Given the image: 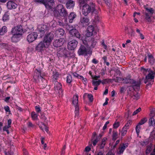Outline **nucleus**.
<instances>
[{
    "mask_svg": "<svg viewBox=\"0 0 155 155\" xmlns=\"http://www.w3.org/2000/svg\"><path fill=\"white\" fill-rule=\"evenodd\" d=\"M89 4H85L82 6V14L85 16H87L90 12L95 13L97 12L95 4L92 2H90Z\"/></svg>",
    "mask_w": 155,
    "mask_h": 155,
    "instance_id": "f257e3e1",
    "label": "nucleus"
},
{
    "mask_svg": "<svg viewBox=\"0 0 155 155\" xmlns=\"http://www.w3.org/2000/svg\"><path fill=\"white\" fill-rule=\"evenodd\" d=\"M54 15L57 17L61 16L65 17L68 16V13L63 5L61 4L58 5L54 8Z\"/></svg>",
    "mask_w": 155,
    "mask_h": 155,
    "instance_id": "f03ea898",
    "label": "nucleus"
},
{
    "mask_svg": "<svg viewBox=\"0 0 155 155\" xmlns=\"http://www.w3.org/2000/svg\"><path fill=\"white\" fill-rule=\"evenodd\" d=\"M141 70L143 71V73L145 74L147 72L149 74L145 77L144 80V83L146 84L148 81V80L149 79H154V75H155V70L153 69V70H151V69L147 68L145 69L142 68Z\"/></svg>",
    "mask_w": 155,
    "mask_h": 155,
    "instance_id": "7ed1b4c3",
    "label": "nucleus"
},
{
    "mask_svg": "<svg viewBox=\"0 0 155 155\" xmlns=\"http://www.w3.org/2000/svg\"><path fill=\"white\" fill-rule=\"evenodd\" d=\"M32 2L37 4H43L47 8H51L54 4V0H33Z\"/></svg>",
    "mask_w": 155,
    "mask_h": 155,
    "instance_id": "20e7f679",
    "label": "nucleus"
},
{
    "mask_svg": "<svg viewBox=\"0 0 155 155\" xmlns=\"http://www.w3.org/2000/svg\"><path fill=\"white\" fill-rule=\"evenodd\" d=\"M11 33L12 34L21 35L23 33L22 27L21 25L14 27L12 28Z\"/></svg>",
    "mask_w": 155,
    "mask_h": 155,
    "instance_id": "39448f33",
    "label": "nucleus"
},
{
    "mask_svg": "<svg viewBox=\"0 0 155 155\" xmlns=\"http://www.w3.org/2000/svg\"><path fill=\"white\" fill-rule=\"evenodd\" d=\"M54 38V35L52 33H47L45 35L43 41L49 46Z\"/></svg>",
    "mask_w": 155,
    "mask_h": 155,
    "instance_id": "423d86ee",
    "label": "nucleus"
},
{
    "mask_svg": "<svg viewBox=\"0 0 155 155\" xmlns=\"http://www.w3.org/2000/svg\"><path fill=\"white\" fill-rule=\"evenodd\" d=\"M35 73L36 75H37V78L41 84H43L44 80L46 82V81L45 79L43 77L45 75V73L41 72V70L36 69L35 70Z\"/></svg>",
    "mask_w": 155,
    "mask_h": 155,
    "instance_id": "0eeeda50",
    "label": "nucleus"
},
{
    "mask_svg": "<svg viewBox=\"0 0 155 155\" xmlns=\"http://www.w3.org/2000/svg\"><path fill=\"white\" fill-rule=\"evenodd\" d=\"M37 36L38 35L36 32H32L27 36V40L29 43L32 42L37 38Z\"/></svg>",
    "mask_w": 155,
    "mask_h": 155,
    "instance_id": "6e6552de",
    "label": "nucleus"
},
{
    "mask_svg": "<svg viewBox=\"0 0 155 155\" xmlns=\"http://www.w3.org/2000/svg\"><path fill=\"white\" fill-rule=\"evenodd\" d=\"M78 43V41L75 40L70 41L68 44V49L71 50H74L76 48Z\"/></svg>",
    "mask_w": 155,
    "mask_h": 155,
    "instance_id": "1a4fd4ad",
    "label": "nucleus"
},
{
    "mask_svg": "<svg viewBox=\"0 0 155 155\" xmlns=\"http://www.w3.org/2000/svg\"><path fill=\"white\" fill-rule=\"evenodd\" d=\"M49 45L43 41L40 42L36 46V50L40 51L43 50L44 48H48Z\"/></svg>",
    "mask_w": 155,
    "mask_h": 155,
    "instance_id": "9d476101",
    "label": "nucleus"
},
{
    "mask_svg": "<svg viewBox=\"0 0 155 155\" xmlns=\"http://www.w3.org/2000/svg\"><path fill=\"white\" fill-rule=\"evenodd\" d=\"M62 85L58 82L56 81L54 83V88L56 91H58L60 95L62 96L63 95V91L61 89Z\"/></svg>",
    "mask_w": 155,
    "mask_h": 155,
    "instance_id": "9b49d317",
    "label": "nucleus"
},
{
    "mask_svg": "<svg viewBox=\"0 0 155 155\" xmlns=\"http://www.w3.org/2000/svg\"><path fill=\"white\" fill-rule=\"evenodd\" d=\"M64 43V39L63 38H60L55 40L53 42V45L54 47H58L61 46Z\"/></svg>",
    "mask_w": 155,
    "mask_h": 155,
    "instance_id": "f8f14e48",
    "label": "nucleus"
},
{
    "mask_svg": "<svg viewBox=\"0 0 155 155\" xmlns=\"http://www.w3.org/2000/svg\"><path fill=\"white\" fill-rule=\"evenodd\" d=\"M80 25L83 27L87 26L89 24V20L87 17H82L81 18Z\"/></svg>",
    "mask_w": 155,
    "mask_h": 155,
    "instance_id": "ddd939ff",
    "label": "nucleus"
},
{
    "mask_svg": "<svg viewBox=\"0 0 155 155\" xmlns=\"http://www.w3.org/2000/svg\"><path fill=\"white\" fill-rule=\"evenodd\" d=\"M69 33L72 37H75L78 38H80V35L79 32L75 28L71 29L69 31Z\"/></svg>",
    "mask_w": 155,
    "mask_h": 155,
    "instance_id": "4468645a",
    "label": "nucleus"
},
{
    "mask_svg": "<svg viewBox=\"0 0 155 155\" xmlns=\"http://www.w3.org/2000/svg\"><path fill=\"white\" fill-rule=\"evenodd\" d=\"M94 30V28L93 26L90 25L88 26L87 30L86 35L87 37H89L93 35V32Z\"/></svg>",
    "mask_w": 155,
    "mask_h": 155,
    "instance_id": "2eb2a0df",
    "label": "nucleus"
},
{
    "mask_svg": "<svg viewBox=\"0 0 155 155\" xmlns=\"http://www.w3.org/2000/svg\"><path fill=\"white\" fill-rule=\"evenodd\" d=\"M130 84L132 85V87L134 90L139 89L140 87V81H136L132 79Z\"/></svg>",
    "mask_w": 155,
    "mask_h": 155,
    "instance_id": "dca6fc26",
    "label": "nucleus"
},
{
    "mask_svg": "<svg viewBox=\"0 0 155 155\" xmlns=\"http://www.w3.org/2000/svg\"><path fill=\"white\" fill-rule=\"evenodd\" d=\"M87 49L83 45H81L78 51L79 55H86L87 54Z\"/></svg>",
    "mask_w": 155,
    "mask_h": 155,
    "instance_id": "f3484780",
    "label": "nucleus"
},
{
    "mask_svg": "<svg viewBox=\"0 0 155 155\" xmlns=\"http://www.w3.org/2000/svg\"><path fill=\"white\" fill-rule=\"evenodd\" d=\"M17 6V5L15 3L12 1H8L7 3L8 8L10 10L16 8Z\"/></svg>",
    "mask_w": 155,
    "mask_h": 155,
    "instance_id": "a211bd4d",
    "label": "nucleus"
},
{
    "mask_svg": "<svg viewBox=\"0 0 155 155\" xmlns=\"http://www.w3.org/2000/svg\"><path fill=\"white\" fill-rule=\"evenodd\" d=\"M128 145V144L127 143H123L122 145H121L118 149V150L117 151V153L118 154H121L123 153L124 150L126 147H127Z\"/></svg>",
    "mask_w": 155,
    "mask_h": 155,
    "instance_id": "6ab92c4d",
    "label": "nucleus"
},
{
    "mask_svg": "<svg viewBox=\"0 0 155 155\" xmlns=\"http://www.w3.org/2000/svg\"><path fill=\"white\" fill-rule=\"evenodd\" d=\"M12 36L11 37V39L12 41L14 42H18L19 39L20 38L21 36V35L12 34Z\"/></svg>",
    "mask_w": 155,
    "mask_h": 155,
    "instance_id": "aec40b11",
    "label": "nucleus"
},
{
    "mask_svg": "<svg viewBox=\"0 0 155 155\" xmlns=\"http://www.w3.org/2000/svg\"><path fill=\"white\" fill-rule=\"evenodd\" d=\"M89 42L91 48H94L97 43V40L93 38H91L89 39Z\"/></svg>",
    "mask_w": 155,
    "mask_h": 155,
    "instance_id": "412c9836",
    "label": "nucleus"
},
{
    "mask_svg": "<svg viewBox=\"0 0 155 155\" xmlns=\"http://www.w3.org/2000/svg\"><path fill=\"white\" fill-rule=\"evenodd\" d=\"M130 78V75H128L127 77L123 78L122 81V83L124 84H131V80L132 79H131Z\"/></svg>",
    "mask_w": 155,
    "mask_h": 155,
    "instance_id": "4be33fe9",
    "label": "nucleus"
},
{
    "mask_svg": "<svg viewBox=\"0 0 155 155\" xmlns=\"http://www.w3.org/2000/svg\"><path fill=\"white\" fill-rule=\"evenodd\" d=\"M74 5L75 3L74 1L72 0H68L67 2L66 5L67 8L70 9L73 8Z\"/></svg>",
    "mask_w": 155,
    "mask_h": 155,
    "instance_id": "5701e85b",
    "label": "nucleus"
},
{
    "mask_svg": "<svg viewBox=\"0 0 155 155\" xmlns=\"http://www.w3.org/2000/svg\"><path fill=\"white\" fill-rule=\"evenodd\" d=\"M147 56L149 63L151 64H153L155 62V59L153 56L151 54L148 53Z\"/></svg>",
    "mask_w": 155,
    "mask_h": 155,
    "instance_id": "b1692460",
    "label": "nucleus"
},
{
    "mask_svg": "<svg viewBox=\"0 0 155 155\" xmlns=\"http://www.w3.org/2000/svg\"><path fill=\"white\" fill-rule=\"evenodd\" d=\"M72 103L74 105L75 107V106H79L78 103V96L77 94H75L73 98Z\"/></svg>",
    "mask_w": 155,
    "mask_h": 155,
    "instance_id": "393cba45",
    "label": "nucleus"
},
{
    "mask_svg": "<svg viewBox=\"0 0 155 155\" xmlns=\"http://www.w3.org/2000/svg\"><path fill=\"white\" fill-rule=\"evenodd\" d=\"M76 15L74 12L71 13L69 16L68 19H69V22L70 23H72L73 19L76 18Z\"/></svg>",
    "mask_w": 155,
    "mask_h": 155,
    "instance_id": "a878e982",
    "label": "nucleus"
},
{
    "mask_svg": "<svg viewBox=\"0 0 155 155\" xmlns=\"http://www.w3.org/2000/svg\"><path fill=\"white\" fill-rule=\"evenodd\" d=\"M79 106H75V110L74 111L75 118L78 119L79 117Z\"/></svg>",
    "mask_w": 155,
    "mask_h": 155,
    "instance_id": "bb28decb",
    "label": "nucleus"
},
{
    "mask_svg": "<svg viewBox=\"0 0 155 155\" xmlns=\"http://www.w3.org/2000/svg\"><path fill=\"white\" fill-rule=\"evenodd\" d=\"M41 29L40 31L42 34V35H43L45 34V31L47 30L48 28L45 25H43L41 26Z\"/></svg>",
    "mask_w": 155,
    "mask_h": 155,
    "instance_id": "cd10ccee",
    "label": "nucleus"
},
{
    "mask_svg": "<svg viewBox=\"0 0 155 155\" xmlns=\"http://www.w3.org/2000/svg\"><path fill=\"white\" fill-rule=\"evenodd\" d=\"M56 33L58 35H63L64 33V29L61 28L58 29L56 31Z\"/></svg>",
    "mask_w": 155,
    "mask_h": 155,
    "instance_id": "c85d7f7f",
    "label": "nucleus"
},
{
    "mask_svg": "<svg viewBox=\"0 0 155 155\" xmlns=\"http://www.w3.org/2000/svg\"><path fill=\"white\" fill-rule=\"evenodd\" d=\"M86 96L87 97L90 101L92 102L93 101V97L92 94H89L87 93H85L84 95V98Z\"/></svg>",
    "mask_w": 155,
    "mask_h": 155,
    "instance_id": "c756f323",
    "label": "nucleus"
},
{
    "mask_svg": "<svg viewBox=\"0 0 155 155\" xmlns=\"http://www.w3.org/2000/svg\"><path fill=\"white\" fill-rule=\"evenodd\" d=\"M7 28L6 26H3L0 29V35H3L7 31Z\"/></svg>",
    "mask_w": 155,
    "mask_h": 155,
    "instance_id": "7c9ffc66",
    "label": "nucleus"
},
{
    "mask_svg": "<svg viewBox=\"0 0 155 155\" xmlns=\"http://www.w3.org/2000/svg\"><path fill=\"white\" fill-rule=\"evenodd\" d=\"M111 82H112V79H106L102 81L101 80V83L103 84Z\"/></svg>",
    "mask_w": 155,
    "mask_h": 155,
    "instance_id": "2f4dec72",
    "label": "nucleus"
},
{
    "mask_svg": "<svg viewBox=\"0 0 155 155\" xmlns=\"http://www.w3.org/2000/svg\"><path fill=\"white\" fill-rule=\"evenodd\" d=\"M101 83V80H98V81H96L93 80L92 81V84L94 86H98Z\"/></svg>",
    "mask_w": 155,
    "mask_h": 155,
    "instance_id": "473e14b6",
    "label": "nucleus"
},
{
    "mask_svg": "<svg viewBox=\"0 0 155 155\" xmlns=\"http://www.w3.org/2000/svg\"><path fill=\"white\" fill-rule=\"evenodd\" d=\"M135 32L134 31L132 28L129 29L128 31V34L131 37H133L134 36Z\"/></svg>",
    "mask_w": 155,
    "mask_h": 155,
    "instance_id": "72a5a7b5",
    "label": "nucleus"
},
{
    "mask_svg": "<svg viewBox=\"0 0 155 155\" xmlns=\"http://www.w3.org/2000/svg\"><path fill=\"white\" fill-rule=\"evenodd\" d=\"M31 117L33 120H36L38 119V115L35 112H32L31 113Z\"/></svg>",
    "mask_w": 155,
    "mask_h": 155,
    "instance_id": "f704fd0d",
    "label": "nucleus"
},
{
    "mask_svg": "<svg viewBox=\"0 0 155 155\" xmlns=\"http://www.w3.org/2000/svg\"><path fill=\"white\" fill-rule=\"evenodd\" d=\"M10 150V148H8V150H5L4 151V153L5 155H13V151Z\"/></svg>",
    "mask_w": 155,
    "mask_h": 155,
    "instance_id": "c9c22d12",
    "label": "nucleus"
},
{
    "mask_svg": "<svg viewBox=\"0 0 155 155\" xmlns=\"http://www.w3.org/2000/svg\"><path fill=\"white\" fill-rule=\"evenodd\" d=\"M154 119L153 117H151L149 120V126H153V124H155Z\"/></svg>",
    "mask_w": 155,
    "mask_h": 155,
    "instance_id": "e433bc0d",
    "label": "nucleus"
},
{
    "mask_svg": "<svg viewBox=\"0 0 155 155\" xmlns=\"http://www.w3.org/2000/svg\"><path fill=\"white\" fill-rule=\"evenodd\" d=\"M107 138H106L105 137L103 139H102V143L100 146V147L101 149H103L104 147L105 144V142Z\"/></svg>",
    "mask_w": 155,
    "mask_h": 155,
    "instance_id": "4c0bfd02",
    "label": "nucleus"
},
{
    "mask_svg": "<svg viewBox=\"0 0 155 155\" xmlns=\"http://www.w3.org/2000/svg\"><path fill=\"white\" fill-rule=\"evenodd\" d=\"M140 124L139 123L137 125L136 127V130L137 135L138 136L139 135L140 132V129L141 128Z\"/></svg>",
    "mask_w": 155,
    "mask_h": 155,
    "instance_id": "58836bf2",
    "label": "nucleus"
},
{
    "mask_svg": "<svg viewBox=\"0 0 155 155\" xmlns=\"http://www.w3.org/2000/svg\"><path fill=\"white\" fill-rule=\"evenodd\" d=\"M145 18L148 22H150L151 21V17L148 13H146L145 14Z\"/></svg>",
    "mask_w": 155,
    "mask_h": 155,
    "instance_id": "ea45409f",
    "label": "nucleus"
},
{
    "mask_svg": "<svg viewBox=\"0 0 155 155\" xmlns=\"http://www.w3.org/2000/svg\"><path fill=\"white\" fill-rule=\"evenodd\" d=\"M147 120V118L146 117H144L142 118L139 122V124H140L142 125L144 124L146 122Z\"/></svg>",
    "mask_w": 155,
    "mask_h": 155,
    "instance_id": "a19ab883",
    "label": "nucleus"
},
{
    "mask_svg": "<svg viewBox=\"0 0 155 155\" xmlns=\"http://www.w3.org/2000/svg\"><path fill=\"white\" fill-rule=\"evenodd\" d=\"M72 76L70 74H68L67 77L66 81L67 83H70L72 81Z\"/></svg>",
    "mask_w": 155,
    "mask_h": 155,
    "instance_id": "79ce46f5",
    "label": "nucleus"
},
{
    "mask_svg": "<svg viewBox=\"0 0 155 155\" xmlns=\"http://www.w3.org/2000/svg\"><path fill=\"white\" fill-rule=\"evenodd\" d=\"M117 137V131H113L112 136V139L114 140H115Z\"/></svg>",
    "mask_w": 155,
    "mask_h": 155,
    "instance_id": "37998d69",
    "label": "nucleus"
},
{
    "mask_svg": "<svg viewBox=\"0 0 155 155\" xmlns=\"http://www.w3.org/2000/svg\"><path fill=\"white\" fill-rule=\"evenodd\" d=\"M9 16L7 13L4 14L3 16V20L4 21H5L9 19Z\"/></svg>",
    "mask_w": 155,
    "mask_h": 155,
    "instance_id": "c03bdc74",
    "label": "nucleus"
},
{
    "mask_svg": "<svg viewBox=\"0 0 155 155\" xmlns=\"http://www.w3.org/2000/svg\"><path fill=\"white\" fill-rule=\"evenodd\" d=\"M132 97L133 99L136 100H138L139 98V95L138 93H137L136 94L133 95L132 96Z\"/></svg>",
    "mask_w": 155,
    "mask_h": 155,
    "instance_id": "a18cd8bd",
    "label": "nucleus"
},
{
    "mask_svg": "<svg viewBox=\"0 0 155 155\" xmlns=\"http://www.w3.org/2000/svg\"><path fill=\"white\" fill-rule=\"evenodd\" d=\"M130 125L131 122L128 121L123 128H124V129H126L127 130L129 128V127Z\"/></svg>",
    "mask_w": 155,
    "mask_h": 155,
    "instance_id": "49530a36",
    "label": "nucleus"
},
{
    "mask_svg": "<svg viewBox=\"0 0 155 155\" xmlns=\"http://www.w3.org/2000/svg\"><path fill=\"white\" fill-rule=\"evenodd\" d=\"M120 125V123L118 122H115L113 125V127L115 129L118 128Z\"/></svg>",
    "mask_w": 155,
    "mask_h": 155,
    "instance_id": "de8ad7c7",
    "label": "nucleus"
},
{
    "mask_svg": "<svg viewBox=\"0 0 155 155\" xmlns=\"http://www.w3.org/2000/svg\"><path fill=\"white\" fill-rule=\"evenodd\" d=\"M127 129H124V128H123L121 135L123 136H124L127 134Z\"/></svg>",
    "mask_w": 155,
    "mask_h": 155,
    "instance_id": "09e8293b",
    "label": "nucleus"
},
{
    "mask_svg": "<svg viewBox=\"0 0 155 155\" xmlns=\"http://www.w3.org/2000/svg\"><path fill=\"white\" fill-rule=\"evenodd\" d=\"M101 44L102 45V46L104 47V49L107 50V46L104 43V40H102L101 42Z\"/></svg>",
    "mask_w": 155,
    "mask_h": 155,
    "instance_id": "8fccbe9b",
    "label": "nucleus"
},
{
    "mask_svg": "<svg viewBox=\"0 0 155 155\" xmlns=\"http://www.w3.org/2000/svg\"><path fill=\"white\" fill-rule=\"evenodd\" d=\"M146 10L148 11L149 12L151 15L153 13L154 10H153V9L152 8H146Z\"/></svg>",
    "mask_w": 155,
    "mask_h": 155,
    "instance_id": "3c124183",
    "label": "nucleus"
},
{
    "mask_svg": "<svg viewBox=\"0 0 155 155\" xmlns=\"http://www.w3.org/2000/svg\"><path fill=\"white\" fill-rule=\"evenodd\" d=\"M141 110V108L140 107L137 109L133 113V115H134L137 114L138 112L140 111Z\"/></svg>",
    "mask_w": 155,
    "mask_h": 155,
    "instance_id": "603ef678",
    "label": "nucleus"
},
{
    "mask_svg": "<svg viewBox=\"0 0 155 155\" xmlns=\"http://www.w3.org/2000/svg\"><path fill=\"white\" fill-rule=\"evenodd\" d=\"M79 3L80 5V6H82V5L84 4L86 1H87V0H79Z\"/></svg>",
    "mask_w": 155,
    "mask_h": 155,
    "instance_id": "864d4df0",
    "label": "nucleus"
},
{
    "mask_svg": "<svg viewBox=\"0 0 155 155\" xmlns=\"http://www.w3.org/2000/svg\"><path fill=\"white\" fill-rule=\"evenodd\" d=\"M155 115V111L154 110H152L150 111V116L151 117H153Z\"/></svg>",
    "mask_w": 155,
    "mask_h": 155,
    "instance_id": "5fc2aeb1",
    "label": "nucleus"
},
{
    "mask_svg": "<svg viewBox=\"0 0 155 155\" xmlns=\"http://www.w3.org/2000/svg\"><path fill=\"white\" fill-rule=\"evenodd\" d=\"M35 109L36 112L38 113L40 112L41 111L40 108L39 106H36L35 107Z\"/></svg>",
    "mask_w": 155,
    "mask_h": 155,
    "instance_id": "6e6d98bb",
    "label": "nucleus"
},
{
    "mask_svg": "<svg viewBox=\"0 0 155 155\" xmlns=\"http://www.w3.org/2000/svg\"><path fill=\"white\" fill-rule=\"evenodd\" d=\"M150 136L153 139L155 138V131L154 130L151 132Z\"/></svg>",
    "mask_w": 155,
    "mask_h": 155,
    "instance_id": "4d7b16f0",
    "label": "nucleus"
},
{
    "mask_svg": "<svg viewBox=\"0 0 155 155\" xmlns=\"http://www.w3.org/2000/svg\"><path fill=\"white\" fill-rule=\"evenodd\" d=\"M4 109L6 112H10V108L8 106L4 107Z\"/></svg>",
    "mask_w": 155,
    "mask_h": 155,
    "instance_id": "13d9d810",
    "label": "nucleus"
},
{
    "mask_svg": "<svg viewBox=\"0 0 155 155\" xmlns=\"http://www.w3.org/2000/svg\"><path fill=\"white\" fill-rule=\"evenodd\" d=\"M58 75H59V74H58V73L57 72H56L53 75V78L54 79H55V80H56L57 78L58 77Z\"/></svg>",
    "mask_w": 155,
    "mask_h": 155,
    "instance_id": "bf43d9fd",
    "label": "nucleus"
},
{
    "mask_svg": "<svg viewBox=\"0 0 155 155\" xmlns=\"http://www.w3.org/2000/svg\"><path fill=\"white\" fill-rule=\"evenodd\" d=\"M99 141V140L98 139V138H96L95 140H94L93 142V144L94 146H95L97 142Z\"/></svg>",
    "mask_w": 155,
    "mask_h": 155,
    "instance_id": "052dcab7",
    "label": "nucleus"
},
{
    "mask_svg": "<svg viewBox=\"0 0 155 155\" xmlns=\"http://www.w3.org/2000/svg\"><path fill=\"white\" fill-rule=\"evenodd\" d=\"M66 149L65 145L63 147L62 149L61 153V154H64L65 153V150Z\"/></svg>",
    "mask_w": 155,
    "mask_h": 155,
    "instance_id": "680f3d73",
    "label": "nucleus"
},
{
    "mask_svg": "<svg viewBox=\"0 0 155 155\" xmlns=\"http://www.w3.org/2000/svg\"><path fill=\"white\" fill-rule=\"evenodd\" d=\"M125 91V88L124 87H120V93H123Z\"/></svg>",
    "mask_w": 155,
    "mask_h": 155,
    "instance_id": "e2e57ef3",
    "label": "nucleus"
},
{
    "mask_svg": "<svg viewBox=\"0 0 155 155\" xmlns=\"http://www.w3.org/2000/svg\"><path fill=\"white\" fill-rule=\"evenodd\" d=\"M98 61L96 59L94 58L92 60V62L94 64H97L98 63Z\"/></svg>",
    "mask_w": 155,
    "mask_h": 155,
    "instance_id": "0e129e2a",
    "label": "nucleus"
},
{
    "mask_svg": "<svg viewBox=\"0 0 155 155\" xmlns=\"http://www.w3.org/2000/svg\"><path fill=\"white\" fill-rule=\"evenodd\" d=\"M9 127H9V126H5L4 127H3V130L4 131H6L7 130H8V129L9 128Z\"/></svg>",
    "mask_w": 155,
    "mask_h": 155,
    "instance_id": "69168bd1",
    "label": "nucleus"
},
{
    "mask_svg": "<svg viewBox=\"0 0 155 155\" xmlns=\"http://www.w3.org/2000/svg\"><path fill=\"white\" fill-rule=\"evenodd\" d=\"M95 21H99V18L98 17V16L97 14L95 16Z\"/></svg>",
    "mask_w": 155,
    "mask_h": 155,
    "instance_id": "338daca9",
    "label": "nucleus"
},
{
    "mask_svg": "<svg viewBox=\"0 0 155 155\" xmlns=\"http://www.w3.org/2000/svg\"><path fill=\"white\" fill-rule=\"evenodd\" d=\"M105 1V3L107 5L109 6L110 5V0H104Z\"/></svg>",
    "mask_w": 155,
    "mask_h": 155,
    "instance_id": "774afa93",
    "label": "nucleus"
}]
</instances>
